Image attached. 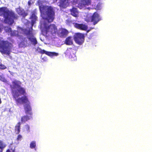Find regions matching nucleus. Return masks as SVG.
<instances>
[{
    "label": "nucleus",
    "instance_id": "nucleus-1",
    "mask_svg": "<svg viewBox=\"0 0 152 152\" xmlns=\"http://www.w3.org/2000/svg\"><path fill=\"white\" fill-rule=\"evenodd\" d=\"M0 16L4 18L3 22L10 25L14 22V20L18 18V15L12 10H9L5 7H0Z\"/></svg>",
    "mask_w": 152,
    "mask_h": 152
},
{
    "label": "nucleus",
    "instance_id": "nucleus-2",
    "mask_svg": "<svg viewBox=\"0 0 152 152\" xmlns=\"http://www.w3.org/2000/svg\"><path fill=\"white\" fill-rule=\"evenodd\" d=\"M12 42L8 40H0V52L2 54H6L9 55L11 52L12 50L14 48Z\"/></svg>",
    "mask_w": 152,
    "mask_h": 152
},
{
    "label": "nucleus",
    "instance_id": "nucleus-3",
    "mask_svg": "<svg viewBox=\"0 0 152 152\" xmlns=\"http://www.w3.org/2000/svg\"><path fill=\"white\" fill-rule=\"evenodd\" d=\"M39 9L41 12L45 11L47 15L46 19L49 23L52 22L55 18V12L53 8L50 6H42L40 7Z\"/></svg>",
    "mask_w": 152,
    "mask_h": 152
},
{
    "label": "nucleus",
    "instance_id": "nucleus-4",
    "mask_svg": "<svg viewBox=\"0 0 152 152\" xmlns=\"http://www.w3.org/2000/svg\"><path fill=\"white\" fill-rule=\"evenodd\" d=\"M33 28L32 27H30L28 29L25 28L22 30L24 34L26 36L28 40L31 44L35 46L37 44L38 42L33 33Z\"/></svg>",
    "mask_w": 152,
    "mask_h": 152
},
{
    "label": "nucleus",
    "instance_id": "nucleus-5",
    "mask_svg": "<svg viewBox=\"0 0 152 152\" xmlns=\"http://www.w3.org/2000/svg\"><path fill=\"white\" fill-rule=\"evenodd\" d=\"M76 52V48L75 47L67 48L64 53L66 57L69 58L72 61L76 60L77 58L75 54Z\"/></svg>",
    "mask_w": 152,
    "mask_h": 152
},
{
    "label": "nucleus",
    "instance_id": "nucleus-6",
    "mask_svg": "<svg viewBox=\"0 0 152 152\" xmlns=\"http://www.w3.org/2000/svg\"><path fill=\"white\" fill-rule=\"evenodd\" d=\"M12 93L14 99L18 98L20 96L26 94L25 89L21 87L17 88L16 90H12Z\"/></svg>",
    "mask_w": 152,
    "mask_h": 152
},
{
    "label": "nucleus",
    "instance_id": "nucleus-7",
    "mask_svg": "<svg viewBox=\"0 0 152 152\" xmlns=\"http://www.w3.org/2000/svg\"><path fill=\"white\" fill-rule=\"evenodd\" d=\"M46 34L50 33L54 35L57 34L58 29L57 26L54 24L50 25L47 27H45Z\"/></svg>",
    "mask_w": 152,
    "mask_h": 152
},
{
    "label": "nucleus",
    "instance_id": "nucleus-8",
    "mask_svg": "<svg viewBox=\"0 0 152 152\" xmlns=\"http://www.w3.org/2000/svg\"><path fill=\"white\" fill-rule=\"evenodd\" d=\"M16 102V104L18 105L23 104H26L29 103L30 102L28 100L27 96L26 95L19 97L18 98L14 99Z\"/></svg>",
    "mask_w": 152,
    "mask_h": 152
},
{
    "label": "nucleus",
    "instance_id": "nucleus-9",
    "mask_svg": "<svg viewBox=\"0 0 152 152\" xmlns=\"http://www.w3.org/2000/svg\"><path fill=\"white\" fill-rule=\"evenodd\" d=\"M84 34L80 33H77L76 34L74 37V39L76 43L81 45L84 42Z\"/></svg>",
    "mask_w": 152,
    "mask_h": 152
},
{
    "label": "nucleus",
    "instance_id": "nucleus-10",
    "mask_svg": "<svg viewBox=\"0 0 152 152\" xmlns=\"http://www.w3.org/2000/svg\"><path fill=\"white\" fill-rule=\"evenodd\" d=\"M101 20V18L99 15L96 12H94L91 17V22H93V24L94 25L96 24Z\"/></svg>",
    "mask_w": 152,
    "mask_h": 152
},
{
    "label": "nucleus",
    "instance_id": "nucleus-11",
    "mask_svg": "<svg viewBox=\"0 0 152 152\" xmlns=\"http://www.w3.org/2000/svg\"><path fill=\"white\" fill-rule=\"evenodd\" d=\"M70 0H60L59 6L62 8H65L69 5Z\"/></svg>",
    "mask_w": 152,
    "mask_h": 152
},
{
    "label": "nucleus",
    "instance_id": "nucleus-12",
    "mask_svg": "<svg viewBox=\"0 0 152 152\" xmlns=\"http://www.w3.org/2000/svg\"><path fill=\"white\" fill-rule=\"evenodd\" d=\"M69 33L68 31L66 29L62 28L59 30L57 34L58 36L61 38L65 37Z\"/></svg>",
    "mask_w": 152,
    "mask_h": 152
},
{
    "label": "nucleus",
    "instance_id": "nucleus-13",
    "mask_svg": "<svg viewBox=\"0 0 152 152\" xmlns=\"http://www.w3.org/2000/svg\"><path fill=\"white\" fill-rule=\"evenodd\" d=\"M74 26L77 28L81 30L86 31L88 29L87 26L83 23H76L75 24Z\"/></svg>",
    "mask_w": 152,
    "mask_h": 152
},
{
    "label": "nucleus",
    "instance_id": "nucleus-14",
    "mask_svg": "<svg viewBox=\"0 0 152 152\" xmlns=\"http://www.w3.org/2000/svg\"><path fill=\"white\" fill-rule=\"evenodd\" d=\"M91 4V0H81L80 3L78 4L79 6L83 7L86 5L88 6Z\"/></svg>",
    "mask_w": 152,
    "mask_h": 152
},
{
    "label": "nucleus",
    "instance_id": "nucleus-15",
    "mask_svg": "<svg viewBox=\"0 0 152 152\" xmlns=\"http://www.w3.org/2000/svg\"><path fill=\"white\" fill-rule=\"evenodd\" d=\"M24 109L26 114H28L30 115H32L31 109L30 105V103L26 104L24 106Z\"/></svg>",
    "mask_w": 152,
    "mask_h": 152
},
{
    "label": "nucleus",
    "instance_id": "nucleus-16",
    "mask_svg": "<svg viewBox=\"0 0 152 152\" xmlns=\"http://www.w3.org/2000/svg\"><path fill=\"white\" fill-rule=\"evenodd\" d=\"M71 14L73 16L77 17L78 16V12L77 9L74 7H73L70 10Z\"/></svg>",
    "mask_w": 152,
    "mask_h": 152
},
{
    "label": "nucleus",
    "instance_id": "nucleus-17",
    "mask_svg": "<svg viewBox=\"0 0 152 152\" xmlns=\"http://www.w3.org/2000/svg\"><path fill=\"white\" fill-rule=\"evenodd\" d=\"M30 18L31 19V27L32 28L34 24L35 23V22L37 18V17L35 15L34 12L32 13L30 17Z\"/></svg>",
    "mask_w": 152,
    "mask_h": 152
},
{
    "label": "nucleus",
    "instance_id": "nucleus-18",
    "mask_svg": "<svg viewBox=\"0 0 152 152\" xmlns=\"http://www.w3.org/2000/svg\"><path fill=\"white\" fill-rule=\"evenodd\" d=\"M65 44L68 45H71L73 44V39L71 37L69 36L67 37L64 41Z\"/></svg>",
    "mask_w": 152,
    "mask_h": 152
},
{
    "label": "nucleus",
    "instance_id": "nucleus-19",
    "mask_svg": "<svg viewBox=\"0 0 152 152\" xmlns=\"http://www.w3.org/2000/svg\"><path fill=\"white\" fill-rule=\"evenodd\" d=\"M12 83L13 87L15 88H17L21 87V82L19 80H15L12 82Z\"/></svg>",
    "mask_w": 152,
    "mask_h": 152
},
{
    "label": "nucleus",
    "instance_id": "nucleus-20",
    "mask_svg": "<svg viewBox=\"0 0 152 152\" xmlns=\"http://www.w3.org/2000/svg\"><path fill=\"white\" fill-rule=\"evenodd\" d=\"M31 118V116H28L27 115H24L21 117V121L23 123H25L26 122L29 120Z\"/></svg>",
    "mask_w": 152,
    "mask_h": 152
},
{
    "label": "nucleus",
    "instance_id": "nucleus-21",
    "mask_svg": "<svg viewBox=\"0 0 152 152\" xmlns=\"http://www.w3.org/2000/svg\"><path fill=\"white\" fill-rule=\"evenodd\" d=\"M21 125V122H18L15 126V130L17 134H19L20 132Z\"/></svg>",
    "mask_w": 152,
    "mask_h": 152
},
{
    "label": "nucleus",
    "instance_id": "nucleus-22",
    "mask_svg": "<svg viewBox=\"0 0 152 152\" xmlns=\"http://www.w3.org/2000/svg\"><path fill=\"white\" fill-rule=\"evenodd\" d=\"M5 30L6 32H7L10 33V35L11 36H14L16 35V34L15 33V32L12 31L10 27L8 26L5 27Z\"/></svg>",
    "mask_w": 152,
    "mask_h": 152
},
{
    "label": "nucleus",
    "instance_id": "nucleus-23",
    "mask_svg": "<svg viewBox=\"0 0 152 152\" xmlns=\"http://www.w3.org/2000/svg\"><path fill=\"white\" fill-rule=\"evenodd\" d=\"M18 14L22 16L23 17H25L28 15V13L24 10L19 9V11H18Z\"/></svg>",
    "mask_w": 152,
    "mask_h": 152
},
{
    "label": "nucleus",
    "instance_id": "nucleus-24",
    "mask_svg": "<svg viewBox=\"0 0 152 152\" xmlns=\"http://www.w3.org/2000/svg\"><path fill=\"white\" fill-rule=\"evenodd\" d=\"M15 147L13 145H10L9 148L7 149L5 152H15Z\"/></svg>",
    "mask_w": 152,
    "mask_h": 152
},
{
    "label": "nucleus",
    "instance_id": "nucleus-25",
    "mask_svg": "<svg viewBox=\"0 0 152 152\" xmlns=\"http://www.w3.org/2000/svg\"><path fill=\"white\" fill-rule=\"evenodd\" d=\"M6 146V144L3 141L0 140V148L4 150Z\"/></svg>",
    "mask_w": 152,
    "mask_h": 152
},
{
    "label": "nucleus",
    "instance_id": "nucleus-26",
    "mask_svg": "<svg viewBox=\"0 0 152 152\" xmlns=\"http://www.w3.org/2000/svg\"><path fill=\"white\" fill-rule=\"evenodd\" d=\"M58 55V53H56L55 52H48V56H57Z\"/></svg>",
    "mask_w": 152,
    "mask_h": 152
},
{
    "label": "nucleus",
    "instance_id": "nucleus-27",
    "mask_svg": "<svg viewBox=\"0 0 152 152\" xmlns=\"http://www.w3.org/2000/svg\"><path fill=\"white\" fill-rule=\"evenodd\" d=\"M36 147V142L34 141H32L31 142L30 144V147L31 149L35 148Z\"/></svg>",
    "mask_w": 152,
    "mask_h": 152
},
{
    "label": "nucleus",
    "instance_id": "nucleus-28",
    "mask_svg": "<svg viewBox=\"0 0 152 152\" xmlns=\"http://www.w3.org/2000/svg\"><path fill=\"white\" fill-rule=\"evenodd\" d=\"M39 50L38 51L39 53L41 54H45L48 55V51H46L44 50H42L39 48Z\"/></svg>",
    "mask_w": 152,
    "mask_h": 152
},
{
    "label": "nucleus",
    "instance_id": "nucleus-29",
    "mask_svg": "<svg viewBox=\"0 0 152 152\" xmlns=\"http://www.w3.org/2000/svg\"><path fill=\"white\" fill-rule=\"evenodd\" d=\"M25 130L27 131L28 132H29L30 131V127L29 126L28 124L25 125L24 127Z\"/></svg>",
    "mask_w": 152,
    "mask_h": 152
},
{
    "label": "nucleus",
    "instance_id": "nucleus-30",
    "mask_svg": "<svg viewBox=\"0 0 152 152\" xmlns=\"http://www.w3.org/2000/svg\"><path fill=\"white\" fill-rule=\"evenodd\" d=\"M7 68V67L4 65L1 64H0V69L3 70Z\"/></svg>",
    "mask_w": 152,
    "mask_h": 152
},
{
    "label": "nucleus",
    "instance_id": "nucleus-31",
    "mask_svg": "<svg viewBox=\"0 0 152 152\" xmlns=\"http://www.w3.org/2000/svg\"><path fill=\"white\" fill-rule=\"evenodd\" d=\"M0 80L4 82H5L7 81L6 79L1 75H0Z\"/></svg>",
    "mask_w": 152,
    "mask_h": 152
},
{
    "label": "nucleus",
    "instance_id": "nucleus-32",
    "mask_svg": "<svg viewBox=\"0 0 152 152\" xmlns=\"http://www.w3.org/2000/svg\"><path fill=\"white\" fill-rule=\"evenodd\" d=\"M22 136L21 135L19 134L17 136V140L18 141L21 140L22 138Z\"/></svg>",
    "mask_w": 152,
    "mask_h": 152
},
{
    "label": "nucleus",
    "instance_id": "nucleus-33",
    "mask_svg": "<svg viewBox=\"0 0 152 152\" xmlns=\"http://www.w3.org/2000/svg\"><path fill=\"white\" fill-rule=\"evenodd\" d=\"M28 4L29 6L31 4V2L30 0H29L28 1Z\"/></svg>",
    "mask_w": 152,
    "mask_h": 152
},
{
    "label": "nucleus",
    "instance_id": "nucleus-34",
    "mask_svg": "<svg viewBox=\"0 0 152 152\" xmlns=\"http://www.w3.org/2000/svg\"><path fill=\"white\" fill-rule=\"evenodd\" d=\"M96 9L97 10H100V9L99 8H98L97 6L96 7Z\"/></svg>",
    "mask_w": 152,
    "mask_h": 152
},
{
    "label": "nucleus",
    "instance_id": "nucleus-35",
    "mask_svg": "<svg viewBox=\"0 0 152 152\" xmlns=\"http://www.w3.org/2000/svg\"><path fill=\"white\" fill-rule=\"evenodd\" d=\"M3 149H2L1 148H0V152H3Z\"/></svg>",
    "mask_w": 152,
    "mask_h": 152
}]
</instances>
